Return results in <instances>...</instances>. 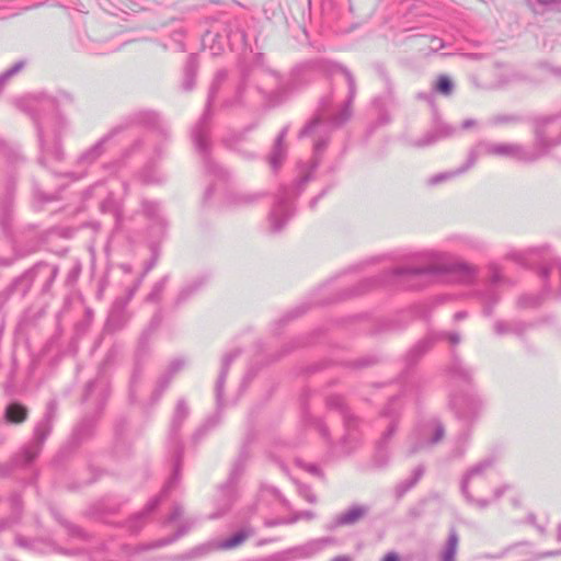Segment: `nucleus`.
Returning a JSON list of instances; mask_svg holds the SVG:
<instances>
[{"label":"nucleus","mask_w":561,"mask_h":561,"mask_svg":"<svg viewBox=\"0 0 561 561\" xmlns=\"http://www.w3.org/2000/svg\"><path fill=\"white\" fill-rule=\"evenodd\" d=\"M332 72L343 76L347 85L345 95L332 92L320 101L316 117L299 133V137L313 138V162L310 169L300 176L294 187L282 186L268 215V226L273 233L280 232L294 216L293 201L310 181L312 172L319 165L320 156L324 151L331 133L342 127L352 116L351 104L356 94V83L351 71L342 66H334Z\"/></svg>","instance_id":"obj_1"},{"label":"nucleus","mask_w":561,"mask_h":561,"mask_svg":"<svg viewBox=\"0 0 561 561\" xmlns=\"http://www.w3.org/2000/svg\"><path fill=\"white\" fill-rule=\"evenodd\" d=\"M313 64L296 67L289 77L284 78L278 72L265 67L262 56L255 58L253 65L241 67V79L237 85L234 98L226 102L227 106L254 105L266 103L274 106L285 101L296 89L308 81V75Z\"/></svg>","instance_id":"obj_2"},{"label":"nucleus","mask_w":561,"mask_h":561,"mask_svg":"<svg viewBox=\"0 0 561 561\" xmlns=\"http://www.w3.org/2000/svg\"><path fill=\"white\" fill-rule=\"evenodd\" d=\"M18 107L28 114L36 126L41 163L46 164L48 158L61 160L64 152L59 139L67 121L59 113L56 100L46 94L28 95L18 101Z\"/></svg>","instance_id":"obj_3"},{"label":"nucleus","mask_w":561,"mask_h":561,"mask_svg":"<svg viewBox=\"0 0 561 561\" xmlns=\"http://www.w3.org/2000/svg\"><path fill=\"white\" fill-rule=\"evenodd\" d=\"M388 274L394 282L414 287L416 282L443 274H451L461 283H471L478 276V268L465 261L450 262L445 253L425 251L417 255L415 263L391 268Z\"/></svg>","instance_id":"obj_4"},{"label":"nucleus","mask_w":561,"mask_h":561,"mask_svg":"<svg viewBox=\"0 0 561 561\" xmlns=\"http://www.w3.org/2000/svg\"><path fill=\"white\" fill-rule=\"evenodd\" d=\"M554 121V116H542L536 121L535 145L531 148L518 144H495L482 140L473 146L470 152L476 153V161L480 156L486 154L511 158L519 162H535L561 144V135L556 138L550 136L549 126Z\"/></svg>","instance_id":"obj_5"},{"label":"nucleus","mask_w":561,"mask_h":561,"mask_svg":"<svg viewBox=\"0 0 561 561\" xmlns=\"http://www.w3.org/2000/svg\"><path fill=\"white\" fill-rule=\"evenodd\" d=\"M188 414L190 408L186 401L184 399L179 400L174 409L168 435V448L172 454L171 477L163 486L161 495L151 499L142 512L136 514L135 516H133V518L129 519L128 527L134 533L138 531L141 528L145 518L158 507V505L161 502V499L163 496H167L180 480V471L183 455V444L181 442L180 433L183 423L187 419Z\"/></svg>","instance_id":"obj_6"},{"label":"nucleus","mask_w":561,"mask_h":561,"mask_svg":"<svg viewBox=\"0 0 561 561\" xmlns=\"http://www.w3.org/2000/svg\"><path fill=\"white\" fill-rule=\"evenodd\" d=\"M249 457L250 455L248 449L243 447L233 462L228 480L219 486L216 500V511L209 515V518H219L230 510L237 496V482L244 471Z\"/></svg>","instance_id":"obj_7"},{"label":"nucleus","mask_w":561,"mask_h":561,"mask_svg":"<svg viewBox=\"0 0 561 561\" xmlns=\"http://www.w3.org/2000/svg\"><path fill=\"white\" fill-rule=\"evenodd\" d=\"M445 437V426L437 417L422 420L415 427L411 437L408 454L414 455L421 450L432 448Z\"/></svg>","instance_id":"obj_8"},{"label":"nucleus","mask_w":561,"mask_h":561,"mask_svg":"<svg viewBox=\"0 0 561 561\" xmlns=\"http://www.w3.org/2000/svg\"><path fill=\"white\" fill-rule=\"evenodd\" d=\"M494 463V457H486L469 468L461 479L460 489L462 495L466 497L468 503L476 505L481 510L488 507L491 503V500L476 499L471 492V488H476L477 485L484 482L485 473L493 468Z\"/></svg>","instance_id":"obj_9"},{"label":"nucleus","mask_w":561,"mask_h":561,"mask_svg":"<svg viewBox=\"0 0 561 561\" xmlns=\"http://www.w3.org/2000/svg\"><path fill=\"white\" fill-rule=\"evenodd\" d=\"M208 122H209V112L208 108L204 113L203 117L195 125L192 131V138L195 144L196 150L203 156L204 164L206 170L214 174L216 178L220 180H225L228 176V172L222 169L220 165L215 163L209 158V141H208Z\"/></svg>","instance_id":"obj_10"},{"label":"nucleus","mask_w":561,"mask_h":561,"mask_svg":"<svg viewBox=\"0 0 561 561\" xmlns=\"http://www.w3.org/2000/svg\"><path fill=\"white\" fill-rule=\"evenodd\" d=\"M449 407L466 425L472 424L483 410V401L473 391H461L450 397Z\"/></svg>","instance_id":"obj_11"},{"label":"nucleus","mask_w":561,"mask_h":561,"mask_svg":"<svg viewBox=\"0 0 561 561\" xmlns=\"http://www.w3.org/2000/svg\"><path fill=\"white\" fill-rule=\"evenodd\" d=\"M57 403L55 400L48 402L45 415L42 421H39L34 430V440L24 448L22 457L23 463H31L41 453L42 446L45 443L46 438L49 436L53 422L56 416Z\"/></svg>","instance_id":"obj_12"},{"label":"nucleus","mask_w":561,"mask_h":561,"mask_svg":"<svg viewBox=\"0 0 561 561\" xmlns=\"http://www.w3.org/2000/svg\"><path fill=\"white\" fill-rule=\"evenodd\" d=\"M399 399L392 398L382 411V416L389 419L390 423L386 432L382 434V436L377 443L374 461L378 467H385L389 462L390 454L388 450V444L397 432L399 422Z\"/></svg>","instance_id":"obj_13"},{"label":"nucleus","mask_w":561,"mask_h":561,"mask_svg":"<svg viewBox=\"0 0 561 561\" xmlns=\"http://www.w3.org/2000/svg\"><path fill=\"white\" fill-rule=\"evenodd\" d=\"M530 253L538 255L541 259L540 265L538 267V274L545 284V290L547 293L552 290L550 276L552 274L557 275L560 283L559 297L561 298V260L559 257L552 256L548 248L533 249Z\"/></svg>","instance_id":"obj_14"},{"label":"nucleus","mask_w":561,"mask_h":561,"mask_svg":"<svg viewBox=\"0 0 561 561\" xmlns=\"http://www.w3.org/2000/svg\"><path fill=\"white\" fill-rule=\"evenodd\" d=\"M505 282L501 268L492 264L489 266V280L484 290L478 294L479 299L483 305V313L485 316H491L493 312L494 306L500 300V294L497 291V286Z\"/></svg>","instance_id":"obj_15"},{"label":"nucleus","mask_w":561,"mask_h":561,"mask_svg":"<svg viewBox=\"0 0 561 561\" xmlns=\"http://www.w3.org/2000/svg\"><path fill=\"white\" fill-rule=\"evenodd\" d=\"M142 211L150 221L149 234L151 238L157 240L162 238L165 233L168 221L160 204L153 201H144Z\"/></svg>","instance_id":"obj_16"},{"label":"nucleus","mask_w":561,"mask_h":561,"mask_svg":"<svg viewBox=\"0 0 561 561\" xmlns=\"http://www.w3.org/2000/svg\"><path fill=\"white\" fill-rule=\"evenodd\" d=\"M447 340L451 345H457L461 341V336L458 332H445V331H431L427 335L422 339L409 353V359L416 360L423 355L434 343Z\"/></svg>","instance_id":"obj_17"},{"label":"nucleus","mask_w":561,"mask_h":561,"mask_svg":"<svg viewBox=\"0 0 561 561\" xmlns=\"http://www.w3.org/2000/svg\"><path fill=\"white\" fill-rule=\"evenodd\" d=\"M108 396V385L105 378L99 377L87 385L83 401L95 411H101Z\"/></svg>","instance_id":"obj_18"},{"label":"nucleus","mask_w":561,"mask_h":561,"mask_svg":"<svg viewBox=\"0 0 561 561\" xmlns=\"http://www.w3.org/2000/svg\"><path fill=\"white\" fill-rule=\"evenodd\" d=\"M122 131V126H116L113 129H111L93 146H91L89 149H87L80 154L77 161L78 165L81 168H87L93 164L104 153L106 144L110 142L114 137H116Z\"/></svg>","instance_id":"obj_19"},{"label":"nucleus","mask_w":561,"mask_h":561,"mask_svg":"<svg viewBox=\"0 0 561 561\" xmlns=\"http://www.w3.org/2000/svg\"><path fill=\"white\" fill-rule=\"evenodd\" d=\"M186 365V360L184 358H175L173 359L167 370L161 375V377L157 381V386L152 391L150 397V405H153L159 401L163 391L169 387L173 377L180 373Z\"/></svg>","instance_id":"obj_20"},{"label":"nucleus","mask_w":561,"mask_h":561,"mask_svg":"<svg viewBox=\"0 0 561 561\" xmlns=\"http://www.w3.org/2000/svg\"><path fill=\"white\" fill-rule=\"evenodd\" d=\"M153 265H154V260H152L151 262L148 263L142 275L137 278L135 284L130 288H128L127 296L125 298H118L115 300V302L112 307V310L110 312V316H108L110 324H116L121 321V316L124 312L127 304L134 297L135 293L138 290L139 286L141 285L145 275L152 268Z\"/></svg>","instance_id":"obj_21"},{"label":"nucleus","mask_w":561,"mask_h":561,"mask_svg":"<svg viewBox=\"0 0 561 561\" xmlns=\"http://www.w3.org/2000/svg\"><path fill=\"white\" fill-rule=\"evenodd\" d=\"M456 131V128L446 123H436L435 126L428 130L424 136L415 139L413 146L423 148L435 144L436 141L451 137Z\"/></svg>","instance_id":"obj_22"},{"label":"nucleus","mask_w":561,"mask_h":561,"mask_svg":"<svg viewBox=\"0 0 561 561\" xmlns=\"http://www.w3.org/2000/svg\"><path fill=\"white\" fill-rule=\"evenodd\" d=\"M474 164H476V153L469 151L468 157H467V161L461 167H459V168H457L455 170L440 172V173H437V174L431 176L427 180V184L430 186H435V185H438V184H440L443 182L453 180L456 176H459V175L466 173Z\"/></svg>","instance_id":"obj_23"},{"label":"nucleus","mask_w":561,"mask_h":561,"mask_svg":"<svg viewBox=\"0 0 561 561\" xmlns=\"http://www.w3.org/2000/svg\"><path fill=\"white\" fill-rule=\"evenodd\" d=\"M239 351H232L226 354L221 362V368L216 381L215 393H216V402L217 409L221 410L224 407V385L229 370L231 363L238 357Z\"/></svg>","instance_id":"obj_24"},{"label":"nucleus","mask_w":561,"mask_h":561,"mask_svg":"<svg viewBox=\"0 0 561 561\" xmlns=\"http://www.w3.org/2000/svg\"><path fill=\"white\" fill-rule=\"evenodd\" d=\"M253 535V529L251 527L245 526L227 538L216 540L214 542V546L217 550H232L243 545L245 540L252 537Z\"/></svg>","instance_id":"obj_25"},{"label":"nucleus","mask_w":561,"mask_h":561,"mask_svg":"<svg viewBox=\"0 0 561 561\" xmlns=\"http://www.w3.org/2000/svg\"><path fill=\"white\" fill-rule=\"evenodd\" d=\"M335 542L336 540L333 537L317 538L296 547L294 551L299 558H310L322 551L325 547L334 545Z\"/></svg>","instance_id":"obj_26"},{"label":"nucleus","mask_w":561,"mask_h":561,"mask_svg":"<svg viewBox=\"0 0 561 561\" xmlns=\"http://www.w3.org/2000/svg\"><path fill=\"white\" fill-rule=\"evenodd\" d=\"M369 508L365 505H353L347 511L337 515L330 528L353 525L367 515Z\"/></svg>","instance_id":"obj_27"},{"label":"nucleus","mask_w":561,"mask_h":561,"mask_svg":"<svg viewBox=\"0 0 561 561\" xmlns=\"http://www.w3.org/2000/svg\"><path fill=\"white\" fill-rule=\"evenodd\" d=\"M263 196V193L231 192L227 195V204L236 208L247 207L257 203Z\"/></svg>","instance_id":"obj_28"},{"label":"nucleus","mask_w":561,"mask_h":561,"mask_svg":"<svg viewBox=\"0 0 561 561\" xmlns=\"http://www.w3.org/2000/svg\"><path fill=\"white\" fill-rule=\"evenodd\" d=\"M207 279L208 277L206 275H201L185 284L176 296L175 305L179 306L187 301L193 295L204 287Z\"/></svg>","instance_id":"obj_29"},{"label":"nucleus","mask_w":561,"mask_h":561,"mask_svg":"<svg viewBox=\"0 0 561 561\" xmlns=\"http://www.w3.org/2000/svg\"><path fill=\"white\" fill-rule=\"evenodd\" d=\"M119 504L114 497H105L93 504L89 514L99 519H105L108 514H113L117 511Z\"/></svg>","instance_id":"obj_30"},{"label":"nucleus","mask_w":561,"mask_h":561,"mask_svg":"<svg viewBox=\"0 0 561 561\" xmlns=\"http://www.w3.org/2000/svg\"><path fill=\"white\" fill-rule=\"evenodd\" d=\"M287 133H288V127L286 126L278 134V136L275 140V144H274L273 151L270 154V158H268L270 164L274 171H276L280 167L282 161L285 157L286 149L284 146V139H285Z\"/></svg>","instance_id":"obj_31"},{"label":"nucleus","mask_w":561,"mask_h":561,"mask_svg":"<svg viewBox=\"0 0 561 561\" xmlns=\"http://www.w3.org/2000/svg\"><path fill=\"white\" fill-rule=\"evenodd\" d=\"M425 472V467L423 465H419L415 467L411 473V476L400 483L397 484L394 493L398 499L402 497L408 491H410L423 477Z\"/></svg>","instance_id":"obj_32"},{"label":"nucleus","mask_w":561,"mask_h":561,"mask_svg":"<svg viewBox=\"0 0 561 561\" xmlns=\"http://www.w3.org/2000/svg\"><path fill=\"white\" fill-rule=\"evenodd\" d=\"M449 374L455 379L469 382L472 378L473 371L461 360V358L453 354Z\"/></svg>","instance_id":"obj_33"},{"label":"nucleus","mask_w":561,"mask_h":561,"mask_svg":"<svg viewBox=\"0 0 561 561\" xmlns=\"http://www.w3.org/2000/svg\"><path fill=\"white\" fill-rule=\"evenodd\" d=\"M327 405L330 410H337L343 419L346 430L350 432L355 417L352 416L346 407L344 405L343 398L340 396H330L327 400Z\"/></svg>","instance_id":"obj_34"},{"label":"nucleus","mask_w":561,"mask_h":561,"mask_svg":"<svg viewBox=\"0 0 561 561\" xmlns=\"http://www.w3.org/2000/svg\"><path fill=\"white\" fill-rule=\"evenodd\" d=\"M4 419L11 424L23 423L27 419V408L20 402H11L5 408Z\"/></svg>","instance_id":"obj_35"},{"label":"nucleus","mask_w":561,"mask_h":561,"mask_svg":"<svg viewBox=\"0 0 561 561\" xmlns=\"http://www.w3.org/2000/svg\"><path fill=\"white\" fill-rule=\"evenodd\" d=\"M137 122L148 127L159 130L161 134H167V126L161 121L158 113L152 111H144L137 114Z\"/></svg>","instance_id":"obj_36"},{"label":"nucleus","mask_w":561,"mask_h":561,"mask_svg":"<svg viewBox=\"0 0 561 561\" xmlns=\"http://www.w3.org/2000/svg\"><path fill=\"white\" fill-rule=\"evenodd\" d=\"M494 332L497 335H505V334H516L522 335L526 329L527 324L520 321H513V322H506L502 320L495 321L494 325Z\"/></svg>","instance_id":"obj_37"},{"label":"nucleus","mask_w":561,"mask_h":561,"mask_svg":"<svg viewBox=\"0 0 561 561\" xmlns=\"http://www.w3.org/2000/svg\"><path fill=\"white\" fill-rule=\"evenodd\" d=\"M197 67V57L194 54L190 55L184 68V78L182 82V89L184 91H191L194 88Z\"/></svg>","instance_id":"obj_38"},{"label":"nucleus","mask_w":561,"mask_h":561,"mask_svg":"<svg viewBox=\"0 0 561 561\" xmlns=\"http://www.w3.org/2000/svg\"><path fill=\"white\" fill-rule=\"evenodd\" d=\"M101 210L104 214H112L116 227H119L122 221L121 201L116 198L112 193L101 203Z\"/></svg>","instance_id":"obj_39"},{"label":"nucleus","mask_w":561,"mask_h":561,"mask_svg":"<svg viewBox=\"0 0 561 561\" xmlns=\"http://www.w3.org/2000/svg\"><path fill=\"white\" fill-rule=\"evenodd\" d=\"M184 37L185 33L181 25H176L172 27L171 34H170V41L168 43L163 44V47L165 49H171L174 51H184L185 50V44H184Z\"/></svg>","instance_id":"obj_40"},{"label":"nucleus","mask_w":561,"mask_h":561,"mask_svg":"<svg viewBox=\"0 0 561 561\" xmlns=\"http://www.w3.org/2000/svg\"><path fill=\"white\" fill-rule=\"evenodd\" d=\"M31 274H33L34 277L47 276L48 279L44 285V290H48L58 274V267L47 263H39L34 266V268L31 271Z\"/></svg>","instance_id":"obj_41"},{"label":"nucleus","mask_w":561,"mask_h":561,"mask_svg":"<svg viewBox=\"0 0 561 561\" xmlns=\"http://www.w3.org/2000/svg\"><path fill=\"white\" fill-rule=\"evenodd\" d=\"M458 535L455 530H451L448 535L445 547L442 551V561H456V553L458 549Z\"/></svg>","instance_id":"obj_42"},{"label":"nucleus","mask_w":561,"mask_h":561,"mask_svg":"<svg viewBox=\"0 0 561 561\" xmlns=\"http://www.w3.org/2000/svg\"><path fill=\"white\" fill-rule=\"evenodd\" d=\"M193 524H194L193 519L186 520L183 525L180 526V528L173 536L165 538V539L157 540V541L150 543L149 546L144 547V549H154V548H160V547L167 546L169 543H172L178 538H180L181 536L186 534Z\"/></svg>","instance_id":"obj_43"},{"label":"nucleus","mask_w":561,"mask_h":561,"mask_svg":"<svg viewBox=\"0 0 561 561\" xmlns=\"http://www.w3.org/2000/svg\"><path fill=\"white\" fill-rule=\"evenodd\" d=\"M470 438L469 431L466 430L461 432L454 442V447L450 450V457L451 458H460L465 455L467 445Z\"/></svg>","instance_id":"obj_44"},{"label":"nucleus","mask_w":561,"mask_h":561,"mask_svg":"<svg viewBox=\"0 0 561 561\" xmlns=\"http://www.w3.org/2000/svg\"><path fill=\"white\" fill-rule=\"evenodd\" d=\"M12 220L11 201L4 199L0 207V225L5 233L10 232V224Z\"/></svg>","instance_id":"obj_45"},{"label":"nucleus","mask_w":561,"mask_h":561,"mask_svg":"<svg viewBox=\"0 0 561 561\" xmlns=\"http://www.w3.org/2000/svg\"><path fill=\"white\" fill-rule=\"evenodd\" d=\"M227 79V71L226 70H219L215 78H214V81L209 88V92H208V98H207V107L210 106L211 102L214 101L217 92L219 91L220 89V85L226 81Z\"/></svg>","instance_id":"obj_46"},{"label":"nucleus","mask_w":561,"mask_h":561,"mask_svg":"<svg viewBox=\"0 0 561 561\" xmlns=\"http://www.w3.org/2000/svg\"><path fill=\"white\" fill-rule=\"evenodd\" d=\"M217 37H219V36L211 32H207L203 37V46L205 48L209 45V43H213L209 46L211 55H219L224 49V44H222L221 38H219V41L216 42Z\"/></svg>","instance_id":"obj_47"},{"label":"nucleus","mask_w":561,"mask_h":561,"mask_svg":"<svg viewBox=\"0 0 561 561\" xmlns=\"http://www.w3.org/2000/svg\"><path fill=\"white\" fill-rule=\"evenodd\" d=\"M93 427V420L89 417H84L79 425L76 427L73 433V438L77 440H81L87 437Z\"/></svg>","instance_id":"obj_48"},{"label":"nucleus","mask_w":561,"mask_h":561,"mask_svg":"<svg viewBox=\"0 0 561 561\" xmlns=\"http://www.w3.org/2000/svg\"><path fill=\"white\" fill-rule=\"evenodd\" d=\"M24 65L25 64L22 60L16 61L12 67L0 75V93L2 92L7 82L24 68Z\"/></svg>","instance_id":"obj_49"},{"label":"nucleus","mask_w":561,"mask_h":561,"mask_svg":"<svg viewBox=\"0 0 561 561\" xmlns=\"http://www.w3.org/2000/svg\"><path fill=\"white\" fill-rule=\"evenodd\" d=\"M305 422L308 426H312L314 427L317 431H319V433L321 434V436L327 439L328 442H330V437H329V433H328V430L325 427V425L323 424V422L316 417V416H312L310 415L309 413L306 414L305 416Z\"/></svg>","instance_id":"obj_50"},{"label":"nucleus","mask_w":561,"mask_h":561,"mask_svg":"<svg viewBox=\"0 0 561 561\" xmlns=\"http://www.w3.org/2000/svg\"><path fill=\"white\" fill-rule=\"evenodd\" d=\"M167 282H168L167 276L163 277L162 279H160L159 282H157L154 284V286L152 287V290L147 296V300L150 302H158L161 298V295H162L164 288H165Z\"/></svg>","instance_id":"obj_51"},{"label":"nucleus","mask_w":561,"mask_h":561,"mask_svg":"<svg viewBox=\"0 0 561 561\" xmlns=\"http://www.w3.org/2000/svg\"><path fill=\"white\" fill-rule=\"evenodd\" d=\"M454 84L447 76H439L435 85L436 91L444 95H449L453 91Z\"/></svg>","instance_id":"obj_52"},{"label":"nucleus","mask_w":561,"mask_h":561,"mask_svg":"<svg viewBox=\"0 0 561 561\" xmlns=\"http://www.w3.org/2000/svg\"><path fill=\"white\" fill-rule=\"evenodd\" d=\"M139 380H140V370L137 367L134 370L131 379H130L129 398L131 401H136Z\"/></svg>","instance_id":"obj_53"},{"label":"nucleus","mask_w":561,"mask_h":561,"mask_svg":"<svg viewBox=\"0 0 561 561\" xmlns=\"http://www.w3.org/2000/svg\"><path fill=\"white\" fill-rule=\"evenodd\" d=\"M163 180V176L157 174V171L152 168H146L142 172V181L149 184L160 183Z\"/></svg>","instance_id":"obj_54"},{"label":"nucleus","mask_w":561,"mask_h":561,"mask_svg":"<svg viewBox=\"0 0 561 561\" xmlns=\"http://www.w3.org/2000/svg\"><path fill=\"white\" fill-rule=\"evenodd\" d=\"M540 302H541V296H535V295L522 296L518 300L519 306L523 308L536 307V306L540 305Z\"/></svg>","instance_id":"obj_55"},{"label":"nucleus","mask_w":561,"mask_h":561,"mask_svg":"<svg viewBox=\"0 0 561 561\" xmlns=\"http://www.w3.org/2000/svg\"><path fill=\"white\" fill-rule=\"evenodd\" d=\"M218 423L217 416L208 419L194 434V440H198L209 428Z\"/></svg>","instance_id":"obj_56"},{"label":"nucleus","mask_w":561,"mask_h":561,"mask_svg":"<svg viewBox=\"0 0 561 561\" xmlns=\"http://www.w3.org/2000/svg\"><path fill=\"white\" fill-rule=\"evenodd\" d=\"M64 526L67 529L69 536L78 537V538H83L84 537V533H83V530L79 526H77V525H75L72 523H69V522L65 523Z\"/></svg>","instance_id":"obj_57"},{"label":"nucleus","mask_w":561,"mask_h":561,"mask_svg":"<svg viewBox=\"0 0 561 561\" xmlns=\"http://www.w3.org/2000/svg\"><path fill=\"white\" fill-rule=\"evenodd\" d=\"M184 514V510L180 505H174L171 514L168 517L169 523H174L176 520H180Z\"/></svg>","instance_id":"obj_58"},{"label":"nucleus","mask_w":561,"mask_h":561,"mask_svg":"<svg viewBox=\"0 0 561 561\" xmlns=\"http://www.w3.org/2000/svg\"><path fill=\"white\" fill-rule=\"evenodd\" d=\"M298 463L304 467L308 472L313 476H320V468L314 463H304L302 461H298Z\"/></svg>","instance_id":"obj_59"},{"label":"nucleus","mask_w":561,"mask_h":561,"mask_svg":"<svg viewBox=\"0 0 561 561\" xmlns=\"http://www.w3.org/2000/svg\"><path fill=\"white\" fill-rule=\"evenodd\" d=\"M445 45H444V42L443 39H440L439 37H432L431 38V46L430 48L434 51H437L438 49L443 48Z\"/></svg>","instance_id":"obj_60"},{"label":"nucleus","mask_w":561,"mask_h":561,"mask_svg":"<svg viewBox=\"0 0 561 561\" xmlns=\"http://www.w3.org/2000/svg\"><path fill=\"white\" fill-rule=\"evenodd\" d=\"M510 489L508 484L501 485L496 488L493 492V500H499L503 496V494Z\"/></svg>","instance_id":"obj_61"},{"label":"nucleus","mask_w":561,"mask_h":561,"mask_svg":"<svg viewBox=\"0 0 561 561\" xmlns=\"http://www.w3.org/2000/svg\"><path fill=\"white\" fill-rule=\"evenodd\" d=\"M517 118L514 116H496L493 118L494 124H504L510 122H516Z\"/></svg>","instance_id":"obj_62"},{"label":"nucleus","mask_w":561,"mask_h":561,"mask_svg":"<svg viewBox=\"0 0 561 561\" xmlns=\"http://www.w3.org/2000/svg\"><path fill=\"white\" fill-rule=\"evenodd\" d=\"M301 494L306 497V500L309 503H314L316 502V496L311 493V491L309 489H302L301 490Z\"/></svg>","instance_id":"obj_63"},{"label":"nucleus","mask_w":561,"mask_h":561,"mask_svg":"<svg viewBox=\"0 0 561 561\" xmlns=\"http://www.w3.org/2000/svg\"><path fill=\"white\" fill-rule=\"evenodd\" d=\"M381 561H399V557L396 552H388Z\"/></svg>","instance_id":"obj_64"}]
</instances>
